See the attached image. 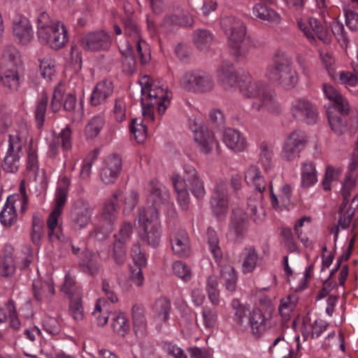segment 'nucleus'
I'll list each match as a JSON object with an SVG mask.
<instances>
[{"mask_svg": "<svg viewBox=\"0 0 358 358\" xmlns=\"http://www.w3.org/2000/svg\"><path fill=\"white\" fill-rule=\"evenodd\" d=\"M220 26L227 36L231 55L237 61L245 59L253 43L251 38L246 34L245 24L234 16H226L221 19Z\"/></svg>", "mask_w": 358, "mask_h": 358, "instance_id": "1", "label": "nucleus"}, {"mask_svg": "<svg viewBox=\"0 0 358 358\" xmlns=\"http://www.w3.org/2000/svg\"><path fill=\"white\" fill-rule=\"evenodd\" d=\"M36 34L41 43L55 50L62 49L69 42L68 31L64 23L52 20L45 12L38 17Z\"/></svg>", "mask_w": 358, "mask_h": 358, "instance_id": "2", "label": "nucleus"}, {"mask_svg": "<svg viewBox=\"0 0 358 358\" xmlns=\"http://www.w3.org/2000/svg\"><path fill=\"white\" fill-rule=\"evenodd\" d=\"M292 59L285 52L278 50L273 63L267 67L266 76L287 90L292 89L298 82L296 71L292 67Z\"/></svg>", "mask_w": 358, "mask_h": 358, "instance_id": "3", "label": "nucleus"}, {"mask_svg": "<svg viewBox=\"0 0 358 358\" xmlns=\"http://www.w3.org/2000/svg\"><path fill=\"white\" fill-rule=\"evenodd\" d=\"M29 136V130L25 122L16 124L9 134L8 148L4 157L3 169L6 172L15 173L20 166L22 148L25 145Z\"/></svg>", "mask_w": 358, "mask_h": 358, "instance_id": "4", "label": "nucleus"}, {"mask_svg": "<svg viewBox=\"0 0 358 358\" xmlns=\"http://www.w3.org/2000/svg\"><path fill=\"white\" fill-rule=\"evenodd\" d=\"M141 106L143 115L145 118L153 121V108L157 106L158 113L163 114L169 104L167 91L155 84L146 83L141 87Z\"/></svg>", "mask_w": 358, "mask_h": 358, "instance_id": "5", "label": "nucleus"}, {"mask_svg": "<svg viewBox=\"0 0 358 358\" xmlns=\"http://www.w3.org/2000/svg\"><path fill=\"white\" fill-rule=\"evenodd\" d=\"M70 184V179L67 176H64L61 178L59 187L56 190L55 207L47 219L48 238L51 242L62 239V232L58 227V219L66 203Z\"/></svg>", "mask_w": 358, "mask_h": 358, "instance_id": "6", "label": "nucleus"}, {"mask_svg": "<svg viewBox=\"0 0 358 358\" xmlns=\"http://www.w3.org/2000/svg\"><path fill=\"white\" fill-rule=\"evenodd\" d=\"M138 222L142 228V231L139 233L141 241L152 248L157 247L161 240L162 229L159 217L157 216L156 213L146 214L145 208H139Z\"/></svg>", "mask_w": 358, "mask_h": 358, "instance_id": "7", "label": "nucleus"}, {"mask_svg": "<svg viewBox=\"0 0 358 358\" xmlns=\"http://www.w3.org/2000/svg\"><path fill=\"white\" fill-rule=\"evenodd\" d=\"M63 101L64 109L71 113V119L73 122L81 121L84 111L82 106H77L76 97L72 94H65L64 86L59 83L55 88L52 96L50 108L54 112H57Z\"/></svg>", "mask_w": 358, "mask_h": 358, "instance_id": "8", "label": "nucleus"}, {"mask_svg": "<svg viewBox=\"0 0 358 358\" xmlns=\"http://www.w3.org/2000/svg\"><path fill=\"white\" fill-rule=\"evenodd\" d=\"M180 84L187 91L201 93L211 91L215 86L212 76L200 70L186 72L180 79Z\"/></svg>", "mask_w": 358, "mask_h": 358, "instance_id": "9", "label": "nucleus"}, {"mask_svg": "<svg viewBox=\"0 0 358 358\" xmlns=\"http://www.w3.org/2000/svg\"><path fill=\"white\" fill-rule=\"evenodd\" d=\"M149 193L147 197L148 208L145 210L146 214L156 213L159 217V212L162 207L167 205L170 195L166 187L158 180H152L149 183Z\"/></svg>", "mask_w": 358, "mask_h": 358, "instance_id": "10", "label": "nucleus"}, {"mask_svg": "<svg viewBox=\"0 0 358 358\" xmlns=\"http://www.w3.org/2000/svg\"><path fill=\"white\" fill-rule=\"evenodd\" d=\"M83 49L89 51H107L112 43L110 36L103 30L92 31L84 35L80 40Z\"/></svg>", "mask_w": 358, "mask_h": 358, "instance_id": "11", "label": "nucleus"}, {"mask_svg": "<svg viewBox=\"0 0 358 358\" xmlns=\"http://www.w3.org/2000/svg\"><path fill=\"white\" fill-rule=\"evenodd\" d=\"M307 136L301 130L292 131L285 141L283 150V157L287 161H292L299 157V153L303 150L307 143Z\"/></svg>", "mask_w": 358, "mask_h": 358, "instance_id": "12", "label": "nucleus"}, {"mask_svg": "<svg viewBox=\"0 0 358 358\" xmlns=\"http://www.w3.org/2000/svg\"><path fill=\"white\" fill-rule=\"evenodd\" d=\"M93 208L90 203L83 199H78L73 204L71 210V219L76 229L85 228L91 220Z\"/></svg>", "mask_w": 358, "mask_h": 358, "instance_id": "13", "label": "nucleus"}, {"mask_svg": "<svg viewBox=\"0 0 358 358\" xmlns=\"http://www.w3.org/2000/svg\"><path fill=\"white\" fill-rule=\"evenodd\" d=\"M290 112L294 119L303 121L307 124H314L317 121V109L307 99H297L294 100L292 103Z\"/></svg>", "mask_w": 358, "mask_h": 358, "instance_id": "14", "label": "nucleus"}, {"mask_svg": "<svg viewBox=\"0 0 358 358\" xmlns=\"http://www.w3.org/2000/svg\"><path fill=\"white\" fill-rule=\"evenodd\" d=\"M228 191L227 184L220 180L217 182L214 188L210 199V207L215 216L222 218L227 215L228 210Z\"/></svg>", "mask_w": 358, "mask_h": 358, "instance_id": "15", "label": "nucleus"}, {"mask_svg": "<svg viewBox=\"0 0 358 358\" xmlns=\"http://www.w3.org/2000/svg\"><path fill=\"white\" fill-rule=\"evenodd\" d=\"M217 73V80L224 90L231 91L237 84L239 85L240 78L235 72L231 62L223 61Z\"/></svg>", "mask_w": 358, "mask_h": 358, "instance_id": "16", "label": "nucleus"}, {"mask_svg": "<svg viewBox=\"0 0 358 358\" xmlns=\"http://www.w3.org/2000/svg\"><path fill=\"white\" fill-rule=\"evenodd\" d=\"M171 248L175 255L180 257L190 255V241L187 231L182 229L175 230L171 236Z\"/></svg>", "mask_w": 358, "mask_h": 358, "instance_id": "17", "label": "nucleus"}, {"mask_svg": "<svg viewBox=\"0 0 358 358\" xmlns=\"http://www.w3.org/2000/svg\"><path fill=\"white\" fill-rule=\"evenodd\" d=\"M32 291L36 301L41 303H50L55 293L54 282L51 279H35L32 284Z\"/></svg>", "mask_w": 358, "mask_h": 358, "instance_id": "18", "label": "nucleus"}, {"mask_svg": "<svg viewBox=\"0 0 358 358\" xmlns=\"http://www.w3.org/2000/svg\"><path fill=\"white\" fill-rule=\"evenodd\" d=\"M13 32L21 43H27L32 38L33 31L29 20L22 15H16L13 20Z\"/></svg>", "mask_w": 358, "mask_h": 358, "instance_id": "19", "label": "nucleus"}, {"mask_svg": "<svg viewBox=\"0 0 358 358\" xmlns=\"http://www.w3.org/2000/svg\"><path fill=\"white\" fill-rule=\"evenodd\" d=\"M145 308L141 304H135L131 308L133 329L136 336L143 338L148 334V322Z\"/></svg>", "mask_w": 358, "mask_h": 358, "instance_id": "20", "label": "nucleus"}, {"mask_svg": "<svg viewBox=\"0 0 358 358\" xmlns=\"http://www.w3.org/2000/svg\"><path fill=\"white\" fill-rule=\"evenodd\" d=\"M271 315L266 317L263 312L257 308L254 309L249 315L248 326L252 329V334L257 337H260L270 326Z\"/></svg>", "mask_w": 358, "mask_h": 358, "instance_id": "21", "label": "nucleus"}, {"mask_svg": "<svg viewBox=\"0 0 358 358\" xmlns=\"http://www.w3.org/2000/svg\"><path fill=\"white\" fill-rule=\"evenodd\" d=\"M248 227L247 214L240 208L234 210L231 217L230 232L236 241L241 240L247 232Z\"/></svg>", "mask_w": 358, "mask_h": 358, "instance_id": "22", "label": "nucleus"}, {"mask_svg": "<svg viewBox=\"0 0 358 358\" xmlns=\"http://www.w3.org/2000/svg\"><path fill=\"white\" fill-rule=\"evenodd\" d=\"M194 140L202 152L207 154L216 146L217 152L220 153V146L214 134L207 129L201 128L195 131Z\"/></svg>", "mask_w": 358, "mask_h": 358, "instance_id": "23", "label": "nucleus"}, {"mask_svg": "<svg viewBox=\"0 0 358 358\" xmlns=\"http://www.w3.org/2000/svg\"><path fill=\"white\" fill-rule=\"evenodd\" d=\"M223 141L230 150L236 152L244 151L248 145L243 135L239 131L231 128L224 130Z\"/></svg>", "mask_w": 358, "mask_h": 358, "instance_id": "24", "label": "nucleus"}, {"mask_svg": "<svg viewBox=\"0 0 358 358\" xmlns=\"http://www.w3.org/2000/svg\"><path fill=\"white\" fill-rule=\"evenodd\" d=\"M113 88V85L111 81L104 80L98 83L94 88L91 95V104L96 106L104 103L107 99L112 95Z\"/></svg>", "mask_w": 358, "mask_h": 358, "instance_id": "25", "label": "nucleus"}, {"mask_svg": "<svg viewBox=\"0 0 358 358\" xmlns=\"http://www.w3.org/2000/svg\"><path fill=\"white\" fill-rule=\"evenodd\" d=\"M23 78L22 67H7L3 71V86L10 92H17Z\"/></svg>", "mask_w": 358, "mask_h": 358, "instance_id": "26", "label": "nucleus"}, {"mask_svg": "<svg viewBox=\"0 0 358 358\" xmlns=\"http://www.w3.org/2000/svg\"><path fill=\"white\" fill-rule=\"evenodd\" d=\"M239 90L243 96L248 98L259 97L265 90L262 83L255 80L251 76L240 78Z\"/></svg>", "mask_w": 358, "mask_h": 358, "instance_id": "27", "label": "nucleus"}, {"mask_svg": "<svg viewBox=\"0 0 358 358\" xmlns=\"http://www.w3.org/2000/svg\"><path fill=\"white\" fill-rule=\"evenodd\" d=\"M323 90L326 96L334 103V108L338 112L343 114H348L350 107L347 100L330 85L324 84Z\"/></svg>", "mask_w": 358, "mask_h": 358, "instance_id": "28", "label": "nucleus"}, {"mask_svg": "<svg viewBox=\"0 0 358 358\" xmlns=\"http://www.w3.org/2000/svg\"><path fill=\"white\" fill-rule=\"evenodd\" d=\"M16 196L11 195L7 198V201L3 210L0 213V220L5 227H10L17 220V215L15 209Z\"/></svg>", "mask_w": 358, "mask_h": 358, "instance_id": "29", "label": "nucleus"}, {"mask_svg": "<svg viewBox=\"0 0 358 358\" xmlns=\"http://www.w3.org/2000/svg\"><path fill=\"white\" fill-rule=\"evenodd\" d=\"M258 98L259 101L254 102L252 106V108L257 111L264 109L272 113L279 112V105L271 92L265 89Z\"/></svg>", "mask_w": 358, "mask_h": 358, "instance_id": "30", "label": "nucleus"}, {"mask_svg": "<svg viewBox=\"0 0 358 358\" xmlns=\"http://www.w3.org/2000/svg\"><path fill=\"white\" fill-rule=\"evenodd\" d=\"M171 180L174 189L178 194V201L180 206L184 210H187L189 195L187 189L186 178H182L180 176L176 175L172 176Z\"/></svg>", "mask_w": 358, "mask_h": 358, "instance_id": "31", "label": "nucleus"}, {"mask_svg": "<svg viewBox=\"0 0 358 358\" xmlns=\"http://www.w3.org/2000/svg\"><path fill=\"white\" fill-rule=\"evenodd\" d=\"M317 181V172L313 162L306 161L301 167V185L304 188H308Z\"/></svg>", "mask_w": 358, "mask_h": 358, "instance_id": "32", "label": "nucleus"}, {"mask_svg": "<svg viewBox=\"0 0 358 358\" xmlns=\"http://www.w3.org/2000/svg\"><path fill=\"white\" fill-rule=\"evenodd\" d=\"M257 259L258 255L253 246L245 248L240 255L242 271L244 273L252 272L257 266Z\"/></svg>", "mask_w": 358, "mask_h": 358, "instance_id": "33", "label": "nucleus"}, {"mask_svg": "<svg viewBox=\"0 0 358 358\" xmlns=\"http://www.w3.org/2000/svg\"><path fill=\"white\" fill-rule=\"evenodd\" d=\"M13 250L10 245H6L4 248L2 259L0 262V275L1 277L8 278L14 274L15 271Z\"/></svg>", "mask_w": 358, "mask_h": 358, "instance_id": "34", "label": "nucleus"}, {"mask_svg": "<svg viewBox=\"0 0 358 358\" xmlns=\"http://www.w3.org/2000/svg\"><path fill=\"white\" fill-rule=\"evenodd\" d=\"M60 143L64 150L71 149L72 145L71 130L69 126L62 129L59 135L55 137L50 143V149L53 155H56Z\"/></svg>", "mask_w": 358, "mask_h": 358, "instance_id": "35", "label": "nucleus"}, {"mask_svg": "<svg viewBox=\"0 0 358 358\" xmlns=\"http://www.w3.org/2000/svg\"><path fill=\"white\" fill-rule=\"evenodd\" d=\"M220 277L227 291L234 292L236 290L238 277L232 266L228 264L223 265L220 270Z\"/></svg>", "mask_w": 358, "mask_h": 358, "instance_id": "36", "label": "nucleus"}, {"mask_svg": "<svg viewBox=\"0 0 358 358\" xmlns=\"http://www.w3.org/2000/svg\"><path fill=\"white\" fill-rule=\"evenodd\" d=\"M252 15L261 20L275 23L280 21V15L274 10L262 3H257L253 7Z\"/></svg>", "mask_w": 358, "mask_h": 358, "instance_id": "37", "label": "nucleus"}, {"mask_svg": "<svg viewBox=\"0 0 358 358\" xmlns=\"http://www.w3.org/2000/svg\"><path fill=\"white\" fill-rule=\"evenodd\" d=\"M193 24L192 17L187 13H181L179 15H167L164 18L163 26L171 29L174 26H191Z\"/></svg>", "mask_w": 358, "mask_h": 358, "instance_id": "38", "label": "nucleus"}, {"mask_svg": "<svg viewBox=\"0 0 358 358\" xmlns=\"http://www.w3.org/2000/svg\"><path fill=\"white\" fill-rule=\"evenodd\" d=\"M245 180L248 185H253L259 192H263L266 189V182L261 176L259 169L255 166H250L245 175Z\"/></svg>", "mask_w": 358, "mask_h": 358, "instance_id": "39", "label": "nucleus"}, {"mask_svg": "<svg viewBox=\"0 0 358 358\" xmlns=\"http://www.w3.org/2000/svg\"><path fill=\"white\" fill-rule=\"evenodd\" d=\"M122 194V192L118 190L115 192L113 195V199H108L103 206L102 211V217L112 224L118 214V208L115 203V201Z\"/></svg>", "mask_w": 358, "mask_h": 358, "instance_id": "40", "label": "nucleus"}, {"mask_svg": "<svg viewBox=\"0 0 358 358\" xmlns=\"http://www.w3.org/2000/svg\"><path fill=\"white\" fill-rule=\"evenodd\" d=\"M82 254L83 257L79 263L82 271L91 275H96L99 271V264L95 256L89 251H84Z\"/></svg>", "mask_w": 358, "mask_h": 358, "instance_id": "41", "label": "nucleus"}, {"mask_svg": "<svg viewBox=\"0 0 358 358\" xmlns=\"http://www.w3.org/2000/svg\"><path fill=\"white\" fill-rule=\"evenodd\" d=\"M111 327L115 334L122 337H124L130 329L128 319L122 313H115L113 314Z\"/></svg>", "mask_w": 358, "mask_h": 358, "instance_id": "42", "label": "nucleus"}, {"mask_svg": "<svg viewBox=\"0 0 358 358\" xmlns=\"http://www.w3.org/2000/svg\"><path fill=\"white\" fill-rule=\"evenodd\" d=\"M341 115L328 111V120L331 130L337 136H341L348 131L345 114Z\"/></svg>", "mask_w": 358, "mask_h": 358, "instance_id": "43", "label": "nucleus"}, {"mask_svg": "<svg viewBox=\"0 0 358 358\" xmlns=\"http://www.w3.org/2000/svg\"><path fill=\"white\" fill-rule=\"evenodd\" d=\"M2 59L7 66L10 67H22L18 50L11 45H6L2 52Z\"/></svg>", "mask_w": 358, "mask_h": 358, "instance_id": "44", "label": "nucleus"}, {"mask_svg": "<svg viewBox=\"0 0 358 358\" xmlns=\"http://www.w3.org/2000/svg\"><path fill=\"white\" fill-rule=\"evenodd\" d=\"M92 314L98 325L104 326L108 320L107 302L104 299H99Z\"/></svg>", "mask_w": 358, "mask_h": 358, "instance_id": "45", "label": "nucleus"}, {"mask_svg": "<svg viewBox=\"0 0 358 358\" xmlns=\"http://www.w3.org/2000/svg\"><path fill=\"white\" fill-rule=\"evenodd\" d=\"M213 40V34L206 29H196L193 34V42L200 50L207 49Z\"/></svg>", "mask_w": 358, "mask_h": 358, "instance_id": "46", "label": "nucleus"}, {"mask_svg": "<svg viewBox=\"0 0 358 358\" xmlns=\"http://www.w3.org/2000/svg\"><path fill=\"white\" fill-rule=\"evenodd\" d=\"M217 320V313L214 308L204 307L201 316L196 319L198 325L202 324L206 328H213Z\"/></svg>", "mask_w": 358, "mask_h": 358, "instance_id": "47", "label": "nucleus"}, {"mask_svg": "<svg viewBox=\"0 0 358 358\" xmlns=\"http://www.w3.org/2000/svg\"><path fill=\"white\" fill-rule=\"evenodd\" d=\"M122 55V64L123 71L128 74L131 75L136 69V62L133 55L132 47L129 45L127 50H121Z\"/></svg>", "mask_w": 358, "mask_h": 358, "instance_id": "48", "label": "nucleus"}, {"mask_svg": "<svg viewBox=\"0 0 358 358\" xmlns=\"http://www.w3.org/2000/svg\"><path fill=\"white\" fill-rule=\"evenodd\" d=\"M155 317L160 322H166L169 315L171 303L166 298L157 299L154 305Z\"/></svg>", "mask_w": 358, "mask_h": 358, "instance_id": "49", "label": "nucleus"}, {"mask_svg": "<svg viewBox=\"0 0 358 358\" xmlns=\"http://www.w3.org/2000/svg\"><path fill=\"white\" fill-rule=\"evenodd\" d=\"M44 222L42 216L35 213L32 216L31 238L32 242L37 245L39 243L43 234Z\"/></svg>", "mask_w": 358, "mask_h": 358, "instance_id": "50", "label": "nucleus"}, {"mask_svg": "<svg viewBox=\"0 0 358 358\" xmlns=\"http://www.w3.org/2000/svg\"><path fill=\"white\" fill-rule=\"evenodd\" d=\"M207 240L210 252L213 255L215 261L217 262H220L222 259V252L219 246V239L216 231L210 227L207 229Z\"/></svg>", "mask_w": 358, "mask_h": 358, "instance_id": "51", "label": "nucleus"}, {"mask_svg": "<svg viewBox=\"0 0 358 358\" xmlns=\"http://www.w3.org/2000/svg\"><path fill=\"white\" fill-rule=\"evenodd\" d=\"M309 24L317 37L325 44H329L331 41V35L328 30L317 19L310 18Z\"/></svg>", "mask_w": 358, "mask_h": 358, "instance_id": "52", "label": "nucleus"}, {"mask_svg": "<svg viewBox=\"0 0 358 358\" xmlns=\"http://www.w3.org/2000/svg\"><path fill=\"white\" fill-rule=\"evenodd\" d=\"M69 313L75 320H81L83 319L84 310L80 294H76L74 296H71Z\"/></svg>", "mask_w": 358, "mask_h": 358, "instance_id": "53", "label": "nucleus"}, {"mask_svg": "<svg viewBox=\"0 0 358 358\" xmlns=\"http://www.w3.org/2000/svg\"><path fill=\"white\" fill-rule=\"evenodd\" d=\"M48 99V94L45 92H43L41 99L35 110V118L38 128H41L43 125Z\"/></svg>", "mask_w": 358, "mask_h": 358, "instance_id": "54", "label": "nucleus"}, {"mask_svg": "<svg viewBox=\"0 0 358 358\" xmlns=\"http://www.w3.org/2000/svg\"><path fill=\"white\" fill-rule=\"evenodd\" d=\"M112 257L117 264H124L127 257V243L114 239Z\"/></svg>", "mask_w": 358, "mask_h": 358, "instance_id": "55", "label": "nucleus"}, {"mask_svg": "<svg viewBox=\"0 0 358 358\" xmlns=\"http://www.w3.org/2000/svg\"><path fill=\"white\" fill-rule=\"evenodd\" d=\"M130 131L134 135L136 141L143 143L147 138V127L136 118L133 119L129 126Z\"/></svg>", "mask_w": 358, "mask_h": 358, "instance_id": "56", "label": "nucleus"}, {"mask_svg": "<svg viewBox=\"0 0 358 358\" xmlns=\"http://www.w3.org/2000/svg\"><path fill=\"white\" fill-rule=\"evenodd\" d=\"M298 298L296 295H289L287 297L280 301L279 306V313L285 318L287 319L289 314L294 310Z\"/></svg>", "mask_w": 358, "mask_h": 358, "instance_id": "57", "label": "nucleus"}, {"mask_svg": "<svg viewBox=\"0 0 358 358\" xmlns=\"http://www.w3.org/2000/svg\"><path fill=\"white\" fill-rule=\"evenodd\" d=\"M139 200V194L135 190L125 192L123 198V213L129 214L136 206Z\"/></svg>", "mask_w": 358, "mask_h": 358, "instance_id": "58", "label": "nucleus"}, {"mask_svg": "<svg viewBox=\"0 0 358 358\" xmlns=\"http://www.w3.org/2000/svg\"><path fill=\"white\" fill-rule=\"evenodd\" d=\"M132 234V224L129 222H124L121 224L118 231L113 235V238L127 244Z\"/></svg>", "mask_w": 358, "mask_h": 358, "instance_id": "59", "label": "nucleus"}, {"mask_svg": "<svg viewBox=\"0 0 358 358\" xmlns=\"http://www.w3.org/2000/svg\"><path fill=\"white\" fill-rule=\"evenodd\" d=\"M103 121L99 117H93L85 127V135L88 138H94L103 128Z\"/></svg>", "mask_w": 358, "mask_h": 358, "instance_id": "60", "label": "nucleus"}, {"mask_svg": "<svg viewBox=\"0 0 358 358\" xmlns=\"http://www.w3.org/2000/svg\"><path fill=\"white\" fill-rule=\"evenodd\" d=\"M173 272L178 278L185 281H188L191 279L192 271L190 268L182 261H176L172 266Z\"/></svg>", "mask_w": 358, "mask_h": 358, "instance_id": "61", "label": "nucleus"}, {"mask_svg": "<svg viewBox=\"0 0 358 358\" xmlns=\"http://www.w3.org/2000/svg\"><path fill=\"white\" fill-rule=\"evenodd\" d=\"M280 235L282 238L284 245L290 252L297 251L298 248L290 228H282Z\"/></svg>", "mask_w": 358, "mask_h": 358, "instance_id": "62", "label": "nucleus"}, {"mask_svg": "<svg viewBox=\"0 0 358 358\" xmlns=\"http://www.w3.org/2000/svg\"><path fill=\"white\" fill-rule=\"evenodd\" d=\"M259 161L266 169L271 165L273 151L271 146L267 143L263 142L259 146Z\"/></svg>", "mask_w": 358, "mask_h": 358, "instance_id": "63", "label": "nucleus"}, {"mask_svg": "<svg viewBox=\"0 0 358 358\" xmlns=\"http://www.w3.org/2000/svg\"><path fill=\"white\" fill-rule=\"evenodd\" d=\"M189 188L191 191L192 194L197 199H203L206 196V189L204 188V185L203 180L200 178V177L193 178L192 180L189 181Z\"/></svg>", "mask_w": 358, "mask_h": 358, "instance_id": "64", "label": "nucleus"}]
</instances>
